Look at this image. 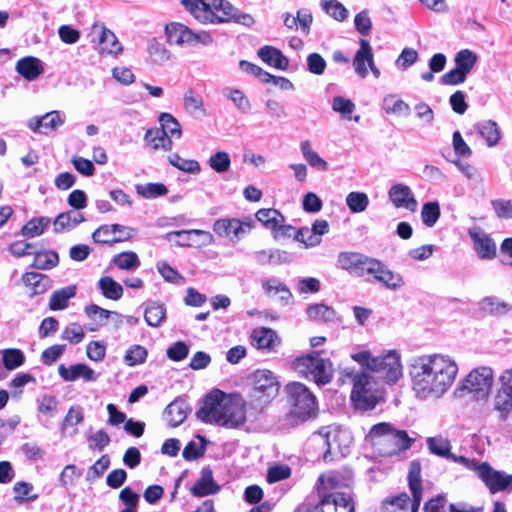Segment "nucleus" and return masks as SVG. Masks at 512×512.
<instances>
[{
    "instance_id": "f257e3e1",
    "label": "nucleus",
    "mask_w": 512,
    "mask_h": 512,
    "mask_svg": "<svg viewBox=\"0 0 512 512\" xmlns=\"http://www.w3.org/2000/svg\"><path fill=\"white\" fill-rule=\"evenodd\" d=\"M409 374L417 398L440 399L454 384L458 365L447 354H424L412 359Z\"/></svg>"
},
{
    "instance_id": "f03ea898",
    "label": "nucleus",
    "mask_w": 512,
    "mask_h": 512,
    "mask_svg": "<svg viewBox=\"0 0 512 512\" xmlns=\"http://www.w3.org/2000/svg\"><path fill=\"white\" fill-rule=\"evenodd\" d=\"M197 417L206 423L226 428H237L246 422L245 401L238 394H225L215 390L208 394Z\"/></svg>"
},
{
    "instance_id": "7ed1b4c3",
    "label": "nucleus",
    "mask_w": 512,
    "mask_h": 512,
    "mask_svg": "<svg viewBox=\"0 0 512 512\" xmlns=\"http://www.w3.org/2000/svg\"><path fill=\"white\" fill-rule=\"evenodd\" d=\"M367 438L375 451L383 457L398 456L409 450L415 442L405 430L396 429L387 422L373 425Z\"/></svg>"
},
{
    "instance_id": "20e7f679",
    "label": "nucleus",
    "mask_w": 512,
    "mask_h": 512,
    "mask_svg": "<svg viewBox=\"0 0 512 512\" xmlns=\"http://www.w3.org/2000/svg\"><path fill=\"white\" fill-rule=\"evenodd\" d=\"M351 358L371 374H379L388 384L396 383L403 375L401 354L395 349L379 356H374L368 350H361L351 354Z\"/></svg>"
},
{
    "instance_id": "39448f33",
    "label": "nucleus",
    "mask_w": 512,
    "mask_h": 512,
    "mask_svg": "<svg viewBox=\"0 0 512 512\" xmlns=\"http://www.w3.org/2000/svg\"><path fill=\"white\" fill-rule=\"evenodd\" d=\"M351 401L356 410H373L383 399L377 378L368 371L360 370L352 375Z\"/></svg>"
},
{
    "instance_id": "423d86ee",
    "label": "nucleus",
    "mask_w": 512,
    "mask_h": 512,
    "mask_svg": "<svg viewBox=\"0 0 512 512\" xmlns=\"http://www.w3.org/2000/svg\"><path fill=\"white\" fill-rule=\"evenodd\" d=\"M318 444L326 446L323 454L324 461L328 462L335 454L346 456L353 443L351 433L336 425H329L321 428L315 435Z\"/></svg>"
},
{
    "instance_id": "0eeeda50",
    "label": "nucleus",
    "mask_w": 512,
    "mask_h": 512,
    "mask_svg": "<svg viewBox=\"0 0 512 512\" xmlns=\"http://www.w3.org/2000/svg\"><path fill=\"white\" fill-rule=\"evenodd\" d=\"M318 493L322 500L324 497L331 496L334 500L337 498H348L349 506L354 512V505L350 493V485L353 482V475L350 470L329 471L322 474L318 479Z\"/></svg>"
},
{
    "instance_id": "6e6552de",
    "label": "nucleus",
    "mask_w": 512,
    "mask_h": 512,
    "mask_svg": "<svg viewBox=\"0 0 512 512\" xmlns=\"http://www.w3.org/2000/svg\"><path fill=\"white\" fill-rule=\"evenodd\" d=\"M288 402L291 405V413L301 421L316 416L318 405L315 395L310 389L300 382H292L286 385Z\"/></svg>"
},
{
    "instance_id": "1a4fd4ad",
    "label": "nucleus",
    "mask_w": 512,
    "mask_h": 512,
    "mask_svg": "<svg viewBox=\"0 0 512 512\" xmlns=\"http://www.w3.org/2000/svg\"><path fill=\"white\" fill-rule=\"evenodd\" d=\"M295 370L306 378H311L317 385H325L333 378L332 363L318 352H311L298 357L294 362Z\"/></svg>"
},
{
    "instance_id": "9d476101",
    "label": "nucleus",
    "mask_w": 512,
    "mask_h": 512,
    "mask_svg": "<svg viewBox=\"0 0 512 512\" xmlns=\"http://www.w3.org/2000/svg\"><path fill=\"white\" fill-rule=\"evenodd\" d=\"M494 383V371L489 366H479L472 369L456 389L461 395L467 391L477 399H485L489 395Z\"/></svg>"
},
{
    "instance_id": "9b49d317",
    "label": "nucleus",
    "mask_w": 512,
    "mask_h": 512,
    "mask_svg": "<svg viewBox=\"0 0 512 512\" xmlns=\"http://www.w3.org/2000/svg\"><path fill=\"white\" fill-rule=\"evenodd\" d=\"M169 43L181 47H192L198 44L209 46L213 43V37L206 31H193L188 26L172 22L165 27Z\"/></svg>"
},
{
    "instance_id": "f8f14e48",
    "label": "nucleus",
    "mask_w": 512,
    "mask_h": 512,
    "mask_svg": "<svg viewBox=\"0 0 512 512\" xmlns=\"http://www.w3.org/2000/svg\"><path fill=\"white\" fill-rule=\"evenodd\" d=\"M252 398L261 404L268 403L279 392L280 384L274 373L267 369H258L252 374Z\"/></svg>"
},
{
    "instance_id": "ddd939ff",
    "label": "nucleus",
    "mask_w": 512,
    "mask_h": 512,
    "mask_svg": "<svg viewBox=\"0 0 512 512\" xmlns=\"http://www.w3.org/2000/svg\"><path fill=\"white\" fill-rule=\"evenodd\" d=\"M254 227V221L250 217L221 218L214 222L213 230L220 236L232 242H238Z\"/></svg>"
},
{
    "instance_id": "4468645a",
    "label": "nucleus",
    "mask_w": 512,
    "mask_h": 512,
    "mask_svg": "<svg viewBox=\"0 0 512 512\" xmlns=\"http://www.w3.org/2000/svg\"><path fill=\"white\" fill-rule=\"evenodd\" d=\"M472 470L477 473L492 494L512 488V474L496 470L487 462L479 465L475 462V468Z\"/></svg>"
},
{
    "instance_id": "2eb2a0df",
    "label": "nucleus",
    "mask_w": 512,
    "mask_h": 512,
    "mask_svg": "<svg viewBox=\"0 0 512 512\" xmlns=\"http://www.w3.org/2000/svg\"><path fill=\"white\" fill-rule=\"evenodd\" d=\"M426 445L432 455L451 460L467 469L475 468V461L464 456H456L451 452L452 445L448 438L442 435L428 437Z\"/></svg>"
},
{
    "instance_id": "dca6fc26",
    "label": "nucleus",
    "mask_w": 512,
    "mask_h": 512,
    "mask_svg": "<svg viewBox=\"0 0 512 512\" xmlns=\"http://www.w3.org/2000/svg\"><path fill=\"white\" fill-rule=\"evenodd\" d=\"M373 258L364 254L344 251L340 252L337 257L338 266L358 277L367 276Z\"/></svg>"
},
{
    "instance_id": "f3484780",
    "label": "nucleus",
    "mask_w": 512,
    "mask_h": 512,
    "mask_svg": "<svg viewBox=\"0 0 512 512\" xmlns=\"http://www.w3.org/2000/svg\"><path fill=\"white\" fill-rule=\"evenodd\" d=\"M329 232V224L326 220H316L312 227H302L294 233V239L303 244L305 248L318 246L322 242V236Z\"/></svg>"
},
{
    "instance_id": "a211bd4d",
    "label": "nucleus",
    "mask_w": 512,
    "mask_h": 512,
    "mask_svg": "<svg viewBox=\"0 0 512 512\" xmlns=\"http://www.w3.org/2000/svg\"><path fill=\"white\" fill-rule=\"evenodd\" d=\"M367 276H372L376 281L382 283L386 288L397 290L404 285L403 277L388 269L377 259L372 260Z\"/></svg>"
},
{
    "instance_id": "6ab92c4d",
    "label": "nucleus",
    "mask_w": 512,
    "mask_h": 512,
    "mask_svg": "<svg viewBox=\"0 0 512 512\" xmlns=\"http://www.w3.org/2000/svg\"><path fill=\"white\" fill-rule=\"evenodd\" d=\"M334 500L331 496H325L324 500L312 505L308 502H304L296 509L295 512H352V508L349 506L348 498H337Z\"/></svg>"
},
{
    "instance_id": "aec40b11",
    "label": "nucleus",
    "mask_w": 512,
    "mask_h": 512,
    "mask_svg": "<svg viewBox=\"0 0 512 512\" xmlns=\"http://www.w3.org/2000/svg\"><path fill=\"white\" fill-rule=\"evenodd\" d=\"M91 35L93 36V42L98 41L100 51L107 52L109 54H119L122 52V46L120 45L116 35L102 24H94L92 27Z\"/></svg>"
},
{
    "instance_id": "412c9836",
    "label": "nucleus",
    "mask_w": 512,
    "mask_h": 512,
    "mask_svg": "<svg viewBox=\"0 0 512 512\" xmlns=\"http://www.w3.org/2000/svg\"><path fill=\"white\" fill-rule=\"evenodd\" d=\"M64 124V118L57 110L46 113L39 117L35 116L28 120L27 126L35 133L48 134L55 131Z\"/></svg>"
},
{
    "instance_id": "4be33fe9",
    "label": "nucleus",
    "mask_w": 512,
    "mask_h": 512,
    "mask_svg": "<svg viewBox=\"0 0 512 512\" xmlns=\"http://www.w3.org/2000/svg\"><path fill=\"white\" fill-rule=\"evenodd\" d=\"M262 289L266 297L276 299L281 305L286 306L292 301V292L284 282L276 277L263 280Z\"/></svg>"
},
{
    "instance_id": "5701e85b",
    "label": "nucleus",
    "mask_w": 512,
    "mask_h": 512,
    "mask_svg": "<svg viewBox=\"0 0 512 512\" xmlns=\"http://www.w3.org/2000/svg\"><path fill=\"white\" fill-rule=\"evenodd\" d=\"M133 231L134 230L131 228H126L118 224L111 226L104 225L94 231L92 238L96 243H114L131 237Z\"/></svg>"
},
{
    "instance_id": "b1692460",
    "label": "nucleus",
    "mask_w": 512,
    "mask_h": 512,
    "mask_svg": "<svg viewBox=\"0 0 512 512\" xmlns=\"http://www.w3.org/2000/svg\"><path fill=\"white\" fill-rule=\"evenodd\" d=\"M187 11L201 23H215L216 13L213 10L212 0H181Z\"/></svg>"
},
{
    "instance_id": "393cba45",
    "label": "nucleus",
    "mask_w": 512,
    "mask_h": 512,
    "mask_svg": "<svg viewBox=\"0 0 512 512\" xmlns=\"http://www.w3.org/2000/svg\"><path fill=\"white\" fill-rule=\"evenodd\" d=\"M413 495V499L406 493H402L396 498L387 499L383 502V512H417L420 505L421 496Z\"/></svg>"
},
{
    "instance_id": "a878e982",
    "label": "nucleus",
    "mask_w": 512,
    "mask_h": 512,
    "mask_svg": "<svg viewBox=\"0 0 512 512\" xmlns=\"http://www.w3.org/2000/svg\"><path fill=\"white\" fill-rule=\"evenodd\" d=\"M474 249L481 259H491L496 254V245L492 238L480 229L469 230Z\"/></svg>"
},
{
    "instance_id": "bb28decb",
    "label": "nucleus",
    "mask_w": 512,
    "mask_h": 512,
    "mask_svg": "<svg viewBox=\"0 0 512 512\" xmlns=\"http://www.w3.org/2000/svg\"><path fill=\"white\" fill-rule=\"evenodd\" d=\"M58 373L63 380L68 382L76 381L79 378H83L85 381H96L98 378V375L92 368L82 363L74 364L69 367L60 364Z\"/></svg>"
},
{
    "instance_id": "cd10ccee",
    "label": "nucleus",
    "mask_w": 512,
    "mask_h": 512,
    "mask_svg": "<svg viewBox=\"0 0 512 512\" xmlns=\"http://www.w3.org/2000/svg\"><path fill=\"white\" fill-rule=\"evenodd\" d=\"M359 45L360 47L355 53L352 64L356 74L361 78H365L368 74L366 63L367 65L372 64L374 55L368 40L361 38Z\"/></svg>"
},
{
    "instance_id": "c85d7f7f",
    "label": "nucleus",
    "mask_w": 512,
    "mask_h": 512,
    "mask_svg": "<svg viewBox=\"0 0 512 512\" xmlns=\"http://www.w3.org/2000/svg\"><path fill=\"white\" fill-rule=\"evenodd\" d=\"M279 342L276 332L270 328H257L251 334V344L257 349L272 350Z\"/></svg>"
},
{
    "instance_id": "c756f323",
    "label": "nucleus",
    "mask_w": 512,
    "mask_h": 512,
    "mask_svg": "<svg viewBox=\"0 0 512 512\" xmlns=\"http://www.w3.org/2000/svg\"><path fill=\"white\" fill-rule=\"evenodd\" d=\"M16 71L26 80L33 81L43 73L44 68L40 59L26 56L17 61Z\"/></svg>"
},
{
    "instance_id": "7c9ffc66",
    "label": "nucleus",
    "mask_w": 512,
    "mask_h": 512,
    "mask_svg": "<svg viewBox=\"0 0 512 512\" xmlns=\"http://www.w3.org/2000/svg\"><path fill=\"white\" fill-rule=\"evenodd\" d=\"M257 54L263 62L279 70H286L289 66L288 58L273 46L265 45L258 50Z\"/></svg>"
},
{
    "instance_id": "2f4dec72",
    "label": "nucleus",
    "mask_w": 512,
    "mask_h": 512,
    "mask_svg": "<svg viewBox=\"0 0 512 512\" xmlns=\"http://www.w3.org/2000/svg\"><path fill=\"white\" fill-rule=\"evenodd\" d=\"M84 221L85 216L81 211L71 209L67 212L60 213L56 217L53 228L56 233H61L75 228Z\"/></svg>"
},
{
    "instance_id": "473e14b6",
    "label": "nucleus",
    "mask_w": 512,
    "mask_h": 512,
    "mask_svg": "<svg viewBox=\"0 0 512 512\" xmlns=\"http://www.w3.org/2000/svg\"><path fill=\"white\" fill-rule=\"evenodd\" d=\"M219 489L220 487L213 479L212 471L209 469H203L201 471V477L192 486L190 491L194 496L204 497L217 493Z\"/></svg>"
},
{
    "instance_id": "72a5a7b5",
    "label": "nucleus",
    "mask_w": 512,
    "mask_h": 512,
    "mask_svg": "<svg viewBox=\"0 0 512 512\" xmlns=\"http://www.w3.org/2000/svg\"><path fill=\"white\" fill-rule=\"evenodd\" d=\"M22 280L30 289V296L42 294L51 287L50 278L38 272H27L22 276Z\"/></svg>"
},
{
    "instance_id": "f704fd0d",
    "label": "nucleus",
    "mask_w": 512,
    "mask_h": 512,
    "mask_svg": "<svg viewBox=\"0 0 512 512\" xmlns=\"http://www.w3.org/2000/svg\"><path fill=\"white\" fill-rule=\"evenodd\" d=\"M75 285H69L54 291L49 300V309L52 311L64 310L68 307L69 300L76 295Z\"/></svg>"
},
{
    "instance_id": "c9c22d12",
    "label": "nucleus",
    "mask_w": 512,
    "mask_h": 512,
    "mask_svg": "<svg viewBox=\"0 0 512 512\" xmlns=\"http://www.w3.org/2000/svg\"><path fill=\"white\" fill-rule=\"evenodd\" d=\"M188 412L189 406L183 400H175L165 409L167 421L172 427L180 425L186 419Z\"/></svg>"
},
{
    "instance_id": "e433bc0d",
    "label": "nucleus",
    "mask_w": 512,
    "mask_h": 512,
    "mask_svg": "<svg viewBox=\"0 0 512 512\" xmlns=\"http://www.w3.org/2000/svg\"><path fill=\"white\" fill-rule=\"evenodd\" d=\"M166 317V307L158 301H149L146 303L144 319L149 326L159 327Z\"/></svg>"
},
{
    "instance_id": "4c0bfd02",
    "label": "nucleus",
    "mask_w": 512,
    "mask_h": 512,
    "mask_svg": "<svg viewBox=\"0 0 512 512\" xmlns=\"http://www.w3.org/2000/svg\"><path fill=\"white\" fill-rule=\"evenodd\" d=\"M475 129L486 140L489 147L495 146L501 138L499 127L493 120H486L477 123L475 125Z\"/></svg>"
},
{
    "instance_id": "58836bf2",
    "label": "nucleus",
    "mask_w": 512,
    "mask_h": 512,
    "mask_svg": "<svg viewBox=\"0 0 512 512\" xmlns=\"http://www.w3.org/2000/svg\"><path fill=\"white\" fill-rule=\"evenodd\" d=\"M482 311L491 315L501 316L512 310V305L500 300L497 297H486L480 302Z\"/></svg>"
},
{
    "instance_id": "ea45409f",
    "label": "nucleus",
    "mask_w": 512,
    "mask_h": 512,
    "mask_svg": "<svg viewBox=\"0 0 512 512\" xmlns=\"http://www.w3.org/2000/svg\"><path fill=\"white\" fill-rule=\"evenodd\" d=\"M307 315L314 321L333 322L336 320L334 309L322 303L310 305L307 308Z\"/></svg>"
},
{
    "instance_id": "a19ab883",
    "label": "nucleus",
    "mask_w": 512,
    "mask_h": 512,
    "mask_svg": "<svg viewBox=\"0 0 512 512\" xmlns=\"http://www.w3.org/2000/svg\"><path fill=\"white\" fill-rule=\"evenodd\" d=\"M255 260L261 265H278L288 261V254L281 250H261L255 253Z\"/></svg>"
},
{
    "instance_id": "79ce46f5",
    "label": "nucleus",
    "mask_w": 512,
    "mask_h": 512,
    "mask_svg": "<svg viewBox=\"0 0 512 512\" xmlns=\"http://www.w3.org/2000/svg\"><path fill=\"white\" fill-rule=\"evenodd\" d=\"M222 94L224 97L231 100L240 112L245 114L250 112V100L245 96V94L241 90L231 87H225L222 89Z\"/></svg>"
},
{
    "instance_id": "37998d69",
    "label": "nucleus",
    "mask_w": 512,
    "mask_h": 512,
    "mask_svg": "<svg viewBox=\"0 0 512 512\" xmlns=\"http://www.w3.org/2000/svg\"><path fill=\"white\" fill-rule=\"evenodd\" d=\"M98 285L102 294L108 299L116 301L123 295L121 284L109 276L101 277L98 281Z\"/></svg>"
},
{
    "instance_id": "c03bdc74",
    "label": "nucleus",
    "mask_w": 512,
    "mask_h": 512,
    "mask_svg": "<svg viewBox=\"0 0 512 512\" xmlns=\"http://www.w3.org/2000/svg\"><path fill=\"white\" fill-rule=\"evenodd\" d=\"M300 150L303 158L308 162L312 168L319 170H326L328 163L313 150L311 143L308 140L302 141L300 144Z\"/></svg>"
},
{
    "instance_id": "a18cd8bd",
    "label": "nucleus",
    "mask_w": 512,
    "mask_h": 512,
    "mask_svg": "<svg viewBox=\"0 0 512 512\" xmlns=\"http://www.w3.org/2000/svg\"><path fill=\"white\" fill-rule=\"evenodd\" d=\"M50 222V219L44 216L33 218L22 227V234L28 238L40 236L50 225Z\"/></svg>"
},
{
    "instance_id": "49530a36",
    "label": "nucleus",
    "mask_w": 512,
    "mask_h": 512,
    "mask_svg": "<svg viewBox=\"0 0 512 512\" xmlns=\"http://www.w3.org/2000/svg\"><path fill=\"white\" fill-rule=\"evenodd\" d=\"M159 122L161 125L160 131L163 135L167 134L175 139H179L181 137L182 131L180 123L170 113H162L159 116Z\"/></svg>"
},
{
    "instance_id": "de8ad7c7",
    "label": "nucleus",
    "mask_w": 512,
    "mask_h": 512,
    "mask_svg": "<svg viewBox=\"0 0 512 512\" xmlns=\"http://www.w3.org/2000/svg\"><path fill=\"white\" fill-rule=\"evenodd\" d=\"M256 219L265 227L276 230L280 223L284 222V217L276 209H260L256 213Z\"/></svg>"
},
{
    "instance_id": "09e8293b",
    "label": "nucleus",
    "mask_w": 512,
    "mask_h": 512,
    "mask_svg": "<svg viewBox=\"0 0 512 512\" xmlns=\"http://www.w3.org/2000/svg\"><path fill=\"white\" fill-rule=\"evenodd\" d=\"M1 354L4 367L10 371L19 368L25 362V355L20 349H4Z\"/></svg>"
},
{
    "instance_id": "8fccbe9b",
    "label": "nucleus",
    "mask_w": 512,
    "mask_h": 512,
    "mask_svg": "<svg viewBox=\"0 0 512 512\" xmlns=\"http://www.w3.org/2000/svg\"><path fill=\"white\" fill-rule=\"evenodd\" d=\"M213 10L216 13L215 23L231 21L233 15L237 12V8L226 0H212Z\"/></svg>"
},
{
    "instance_id": "3c124183",
    "label": "nucleus",
    "mask_w": 512,
    "mask_h": 512,
    "mask_svg": "<svg viewBox=\"0 0 512 512\" xmlns=\"http://www.w3.org/2000/svg\"><path fill=\"white\" fill-rule=\"evenodd\" d=\"M454 61L456 67L468 75L477 62V55L469 49H463L456 54Z\"/></svg>"
},
{
    "instance_id": "603ef678",
    "label": "nucleus",
    "mask_w": 512,
    "mask_h": 512,
    "mask_svg": "<svg viewBox=\"0 0 512 512\" xmlns=\"http://www.w3.org/2000/svg\"><path fill=\"white\" fill-rule=\"evenodd\" d=\"M112 262L122 270H134L140 266V260L135 252L126 251L115 255Z\"/></svg>"
},
{
    "instance_id": "864d4df0",
    "label": "nucleus",
    "mask_w": 512,
    "mask_h": 512,
    "mask_svg": "<svg viewBox=\"0 0 512 512\" xmlns=\"http://www.w3.org/2000/svg\"><path fill=\"white\" fill-rule=\"evenodd\" d=\"M322 9L337 21H344L348 18L349 12L338 0H321Z\"/></svg>"
},
{
    "instance_id": "5fc2aeb1",
    "label": "nucleus",
    "mask_w": 512,
    "mask_h": 512,
    "mask_svg": "<svg viewBox=\"0 0 512 512\" xmlns=\"http://www.w3.org/2000/svg\"><path fill=\"white\" fill-rule=\"evenodd\" d=\"M408 482L412 494L422 497L421 464L419 461H412L410 463Z\"/></svg>"
},
{
    "instance_id": "6e6d98bb",
    "label": "nucleus",
    "mask_w": 512,
    "mask_h": 512,
    "mask_svg": "<svg viewBox=\"0 0 512 512\" xmlns=\"http://www.w3.org/2000/svg\"><path fill=\"white\" fill-rule=\"evenodd\" d=\"M207 164L217 173L227 172L231 165L230 155L225 151H218L211 155Z\"/></svg>"
},
{
    "instance_id": "4d7b16f0",
    "label": "nucleus",
    "mask_w": 512,
    "mask_h": 512,
    "mask_svg": "<svg viewBox=\"0 0 512 512\" xmlns=\"http://www.w3.org/2000/svg\"><path fill=\"white\" fill-rule=\"evenodd\" d=\"M168 159L171 165L184 172L196 174L200 171V165L196 160L184 159L177 153L169 155Z\"/></svg>"
},
{
    "instance_id": "13d9d810",
    "label": "nucleus",
    "mask_w": 512,
    "mask_h": 512,
    "mask_svg": "<svg viewBox=\"0 0 512 512\" xmlns=\"http://www.w3.org/2000/svg\"><path fill=\"white\" fill-rule=\"evenodd\" d=\"M13 490L15 492L14 500L19 504L26 500L35 501L38 499V494L29 495L33 490V485L29 482L18 481L14 484Z\"/></svg>"
},
{
    "instance_id": "bf43d9fd",
    "label": "nucleus",
    "mask_w": 512,
    "mask_h": 512,
    "mask_svg": "<svg viewBox=\"0 0 512 512\" xmlns=\"http://www.w3.org/2000/svg\"><path fill=\"white\" fill-rule=\"evenodd\" d=\"M423 223L427 227H432L440 217V207L438 202H427L423 205L421 211Z\"/></svg>"
},
{
    "instance_id": "052dcab7",
    "label": "nucleus",
    "mask_w": 512,
    "mask_h": 512,
    "mask_svg": "<svg viewBox=\"0 0 512 512\" xmlns=\"http://www.w3.org/2000/svg\"><path fill=\"white\" fill-rule=\"evenodd\" d=\"M33 266L37 269H51L58 263V255L54 252H36Z\"/></svg>"
},
{
    "instance_id": "680f3d73",
    "label": "nucleus",
    "mask_w": 512,
    "mask_h": 512,
    "mask_svg": "<svg viewBox=\"0 0 512 512\" xmlns=\"http://www.w3.org/2000/svg\"><path fill=\"white\" fill-rule=\"evenodd\" d=\"M85 337L83 327L78 323H71L67 325L61 335V338L67 340L71 344L80 343Z\"/></svg>"
},
{
    "instance_id": "e2e57ef3",
    "label": "nucleus",
    "mask_w": 512,
    "mask_h": 512,
    "mask_svg": "<svg viewBox=\"0 0 512 512\" xmlns=\"http://www.w3.org/2000/svg\"><path fill=\"white\" fill-rule=\"evenodd\" d=\"M332 109L342 115L344 119H351V114L355 110V104L342 96L334 97L332 102Z\"/></svg>"
},
{
    "instance_id": "0e129e2a",
    "label": "nucleus",
    "mask_w": 512,
    "mask_h": 512,
    "mask_svg": "<svg viewBox=\"0 0 512 512\" xmlns=\"http://www.w3.org/2000/svg\"><path fill=\"white\" fill-rule=\"evenodd\" d=\"M291 475V468L285 464H276L270 466L267 471V481L269 483H276L289 478Z\"/></svg>"
},
{
    "instance_id": "69168bd1",
    "label": "nucleus",
    "mask_w": 512,
    "mask_h": 512,
    "mask_svg": "<svg viewBox=\"0 0 512 512\" xmlns=\"http://www.w3.org/2000/svg\"><path fill=\"white\" fill-rule=\"evenodd\" d=\"M147 357V350L140 345H134L127 350L124 360L129 366H135L145 361Z\"/></svg>"
},
{
    "instance_id": "338daca9",
    "label": "nucleus",
    "mask_w": 512,
    "mask_h": 512,
    "mask_svg": "<svg viewBox=\"0 0 512 512\" xmlns=\"http://www.w3.org/2000/svg\"><path fill=\"white\" fill-rule=\"evenodd\" d=\"M491 205L497 217L501 219L512 218V201L504 198H498L491 201Z\"/></svg>"
},
{
    "instance_id": "774afa93",
    "label": "nucleus",
    "mask_w": 512,
    "mask_h": 512,
    "mask_svg": "<svg viewBox=\"0 0 512 512\" xmlns=\"http://www.w3.org/2000/svg\"><path fill=\"white\" fill-rule=\"evenodd\" d=\"M495 409L506 416L512 410V393L499 389L495 396Z\"/></svg>"
}]
</instances>
